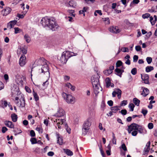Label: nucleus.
I'll use <instances>...</instances> for the list:
<instances>
[{
	"instance_id": "1",
	"label": "nucleus",
	"mask_w": 157,
	"mask_h": 157,
	"mask_svg": "<svg viewBox=\"0 0 157 157\" xmlns=\"http://www.w3.org/2000/svg\"><path fill=\"white\" fill-rule=\"evenodd\" d=\"M40 22L44 27H48L53 31H56L59 27L55 19L53 18H49L45 17L42 18Z\"/></svg>"
},
{
	"instance_id": "2",
	"label": "nucleus",
	"mask_w": 157,
	"mask_h": 157,
	"mask_svg": "<svg viewBox=\"0 0 157 157\" xmlns=\"http://www.w3.org/2000/svg\"><path fill=\"white\" fill-rule=\"evenodd\" d=\"M99 76L97 74L93 76L91 78L94 92L96 95H97L99 91L102 90L99 83Z\"/></svg>"
},
{
	"instance_id": "3",
	"label": "nucleus",
	"mask_w": 157,
	"mask_h": 157,
	"mask_svg": "<svg viewBox=\"0 0 157 157\" xmlns=\"http://www.w3.org/2000/svg\"><path fill=\"white\" fill-rule=\"evenodd\" d=\"M74 53L70 52L69 51L64 52L62 53L60 58L59 60L60 61L61 63L63 64L66 63L69 58L71 56L76 55Z\"/></svg>"
},
{
	"instance_id": "4",
	"label": "nucleus",
	"mask_w": 157,
	"mask_h": 157,
	"mask_svg": "<svg viewBox=\"0 0 157 157\" xmlns=\"http://www.w3.org/2000/svg\"><path fill=\"white\" fill-rule=\"evenodd\" d=\"M65 121L66 120L64 119H56L54 121V122H56V123L58 128L59 129L61 128V125L63 124L67 132L70 134L71 133V129L68 127L67 124L65 122Z\"/></svg>"
},
{
	"instance_id": "5",
	"label": "nucleus",
	"mask_w": 157,
	"mask_h": 157,
	"mask_svg": "<svg viewBox=\"0 0 157 157\" xmlns=\"http://www.w3.org/2000/svg\"><path fill=\"white\" fill-rule=\"evenodd\" d=\"M91 124V118H89L85 121L83 124V128L82 129V134L85 135L88 132L89 127Z\"/></svg>"
},
{
	"instance_id": "6",
	"label": "nucleus",
	"mask_w": 157,
	"mask_h": 157,
	"mask_svg": "<svg viewBox=\"0 0 157 157\" xmlns=\"http://www.w3.org/2000/svg\"><path fill=\"white\" fill-rule=\"evenodd\" d=\"M62 95L63 98L67 103H72L74 102V98L71 95L67 94L64 92H63Z\"/></svg>"
},
{
	"instance_id": "7",
	"label": "nucleus",
	"mask_w": 157,
	"mask_h": 157,
	"mask_svg": "<svg viewBox=\"0 0 157 157\" xmlns=\"http://www.w3.org/2000/svg\"><path fill=\"white\" fill-rule=\"evenodd\" d=\"M48 61L46 60H44V64L41 67V71L42 73H49L48 67L47 64V62Z\"/></svg>"
},
{
	"instance_id": "8",
	"label": "nucleus",
	"mask_w": 157,
	"mask_h": 157,
	"mask_svg": "<svg viewBox=\"0 0 157 157\" xmlns=\"http://www.w3.org/2000/svg\"><path fill=\"white\" fill-rule=\"evenodd\" d=\"M11 11L12 9L10 7H6L2 10L1 13L3 16H6L10 14Z\"/></svg>"
},
{
	"instance_id": "9",
	"label": "nucleus",
	"mask_w": 157,
	"mask_h": 157,
	"mask_svg": "<svg viewBox=\"0 0 157 157\" xmlns=\"http://www.w3.org/2000/svg\"><path fill=\"white\" fill-rule=\"evenodd\" d=\"M141 78L143 81H144V83L146 84H149L150 82L149 81V75L147 74H141Z\"/></svg>"
},
{
	"instance_id": "10",
	"label": "nucleus",
	"mask_w": 157,
	"mask_h": 157,
	"mask_svg": "<svg viewBox=\"0 0 157 157\" xmlns=\"http://www.w3.org/2000/svg\"><path fill=\"white\" fill-rule=\"evenodd\" d=\"M26 57L24 55H22L20 57L19 61V64L21 66H23L26 63Z\"/></svg>"
},
{
	"instance_id": "11",
	"label": "nucleus",
	"mask_w": 157,
	"mask_h": 157,
	"mask_svg": "<svg viewBox=\"0 0 157 157\" xmlns=\"http://www.w3.org/2000/svg\"><path fill=\"white\" fill-rule=\"evenodd\" d=\"M109 31L111 32L115 33H118L120 32V30L117 27H111L109 29Z\"/></svg>"
},
{
	"instance_id": "12",
	"label": "nucleus",
	"mask_w": 157,
	"mask_h": 157,
	"mask_svg": "<svg viewBox=\"0 0 157 157\" xmlns=\"http://www.w3.org/2000/svg\"><path fill=\"white\" fill-rule=\"evenodd\" d=\"M56 135L57 139V143L60 145H62L63 142V140L62 137L59 133H56Z\"/></svg>"
},
{
	"instance_id": "13",
	"label": "nucleus",
	"mask_w": 157,
	"mask_h": 157,
	"mask_svg": "<svg viewBox=\"0 0 157 157\" xmlns=\"http://www.w3.org/2000/svg\"><path fill=\"white\" fill-rule=\"evenodd\" d=\"M141 88L143 90L141 94L144 97L146 96L149 93V90L147 88L144 87H142Z\"/></svg>"
},
{
	"instance_id": "14",
	"label": "nucleus",
	"mask_w": 157,
	"mask_h": 157,
	"mask_svg": "<svg viewBox=\"0 0 157 157\" xmlns=\"http://www.w3.org/2000/svg\"><path fill=\"white\" fill-rule=\"evenodd\" d=\"M4 124L6 126L10 128H14V125L11 121H6L4 122Z\"/></svg>"
},
{
	"instance_id": "15",
	"label": "nucleus",
	"mask_w": 157,
	"mask_h": 157,
	"mask_svg": "<svg viewBox=\"0 0 157 157\" xmlns=\"http://www.w3.org/2000/svg\"><path fill=\"white\" fill-rule=\"evenodd\" d=\"M139 127V125L135 123H133L129 126V128H131L133 130H137Z\"/></svg>"
},
{
	"instance_id": "16",
	"label": "nucleus",
	"mask_w": 157,
	"mask_h": 157,
	"mask_svg": "<svg viewBox=\"0 0 157 157\" xmlns=\"http://www.w3.org/2000/svg\"><path fill=\"white\" fill-rule=\"evenodd\" d=\"M17 52H19V54H21V53H23L22 55H24L26 54L27 53V51L25 48L23 47H21L20 46L18 48Z\"/></svg>"
},
{
	"instance_id": "17",
	"label": "nucleus",
	"mask_w": 157,
	"mask_h": 157,
	"mask_svg": "<svg viewBox=\"0 0 157 157\" xmlns=\"http://www.w3.org/2000/svg\"><path fill=\"white\" fill-rule=\"evenodd\" d=\"M115 71L116 72V74L121 77L122 73L124 72V70H121L118 68H116Z\"/></svg>"
},
{
	"instance_id": "18",
	"label": "nucleus",
	"mask_w": 157,
	"mask_h": 157,
	"mask_svg": "<svg viewBox=\"0 0 157 157\" xmlns=\"http://www.w3.org/2000/svg\"><path fill=\"white\" fill-rule=\"evenodd\" d=\"M56 114L57 116L58 117L63 116L64 115V110L62 109H60L58 111Z\"/></svg>"
},
{
	"instance_id": "19",
	"label": "nucleus",
	"mask_w": 157,
	"mask_h": 157,
	"mask_svg": "<svg viewBox=\"0 0 157 157\" xmlns=\"http://www.w3.org/2000/svg\"><path fill=\"white\" fill-rule=\"evenodd\" d=\"M17 23V21L14 20L13 21H11L8 24L9 26L10 27V29L14 27V25H16Z\"/></svg>"
},
{
	"instance_id": "20",
	"label": "nucleus",
	"mask_w": 157,
	"mask_h": 157,
	"mask_svg": "<svg viewBox=\"0 0 157 157\" xmlns=\"http://www.w3.org/2000/svg\"><path fill=\"white\" fill-rule=\"evenodd\" d=\"M11 118L13 122L17 121V115L15 113H13L11 115Z\"/></svg>"
},
{
	"instance_id": "21",
	"label": "nucleus",
	"mask_w": 157,
	"mask_h": 157,
	"mask_svg": "<svg viewBox=\"0 0 157 157\" xmlns=\"http://www.w3.org/2000/svg\"><path fill=\"white\" fill-rule=\"evenodd\" d=\"M63 150L64 152H65L68 155H73V152L70 150L67 149H63Z\"/></svg>"
},
{
	"instance_id": "22",
	"label": "nucleus",
	"mask_w": 157,
	"mask_h": 157,
	"mask_svg": "<svg viewBox=\"0 0 157 157\" xmlns=\"http://www.w3.org/2000/svg\"><path fill=\"white\" fill-rule=\"evenodd\" d=\"M119 107H120L117 106L112 107H111V109L113 112L116 113L118 110H120V109L119 108Z\"/></svg>"
},
{
	"instance_id": "23",
	"label": "nucleus",
	"mask_w": 157,
	"mask_h": 157,
	"mask_svg": "<svg viewBox=\"0 0 157 157\" xmlns=\"http://www.w3.org/2000/svg\"><path fill=\"white\" fill-rule=\"evenodd\" d=\"M140 102V101L136 98H134L133 99L134 103L137 106H139Z\"/></svg>"
},
{
	"instance_id": "24",
	"label": "nucleus",
	"mask_w": 157,
	"mask_h": 157,
	"mask_svg": "<svg viewBox=\"0 0 157 157\" xmlns=\"http://www.w3.org/2000/svg\"><path fill=\"white\" fill-rule=\"evenodd\" d=\"M24 38L27 43H29L30 42L31 39L30 37L28 34H25L24 36Z\"/></svg>"
},
{
	"instance_id": "25",
	"label": "nucleus",
	"mask_w": 157,
	"mask_h": 157,
	"mask_svg": "<svg viewBox=\"0 0 157 157\" xmlns=\"http://www.w3.org/2000/svg\"><path fill=\"white\" fill-rule=\"evenodd\" d=\"M22 101H20V103H19L18 104V106L19 107H23L25 106V99L24 98H22Z\"/></svg>"
},
{
	"instance_id": "26",
	"label": "nucleus",
	"mask_w": 157,
	"mask_h": 157,
	"mask_svg": "<svg viewBox=\"0 0 157 157\" xmlns=\"http://www.w3.org/2000/svg\"><path fill=\"white\" fill-rule=\"evenodd\" d=\"M148 12L152 13V12H157V6H156V10L155 9V6H152L151 7V9H149L148 10Z\"/></svg>"
},
{
	"instance_id": "27",
	"label": "nucleus",
	"mask_w": 157,
	"mask_h": 157,
	"mask_svg": "<svg viewBox=\"0 0 157 157\" xmlns=\"http://www.w3.org/2000/svg\"><path fill=\"white\" fill-rule=\"evenodd\" d=\"M154 70V67L152 66H147L146 67V71L149 72Z\"/></svg>"
},
{
	"instance_id": "28",
	"label": "nucleus",
	"mask_w": 157,
	"mask_h": 157,
	"mask_svg": "<svg viewBox=\"0 0 157 157\" xmlns=\"http://www.w3.org/2000/svg\"><path fill=\"white\" fill-rule=\"evenodd\" d=\"M105 82L106 86L107 87H108L110 86L111 82L110 79L109 78H107L105 79Z\"/></svg>"
},
{
	"instance_id": "29",
	"label": "nucleus",
	"mask_w": 157,
	"mask_h": 157,
	"mask_svg": "<svg viewBox=\"0 0 157 157\" xmlns=\"http://www.w3.org/2000/svg\"><path fill=\"white\" fill-rule=\"evenodd\" d=\"M103 72L105 74L108 75L110 74L112 72V71L109 69L104 71Z\"/></svg>"
},
{
	"instance_id": "30",
	"label": "nucleus",
	"mask_w": 157,
	"mask_h": 157,
	"mask_svg": "<svg viewBox=\"0 0 157 157\" xmlns=\"http://www.w3.org/2000/svg\"><path fill=\"white\" fill-rule=\"evenodd\" d=\"M13 131L15 133V136L22 132L21 130L20 129H19L18 128H17V130H14Z\"/></svg>"
},
{
	"instance_id": "31",
	"label": "nucleus",
	"mask_w": 157,
	"mask_h": 157,
	"mask_svg": "<svg viewBox=\"0 0 157 157\" xmlns=\"http://www.w3.org/2000/svg\"><path fill=\"white\" fill-rule=\"evenodd\" d=\"M33 94L35 101H37L39 99V97L37 93H36L34 90L33 91Z\"/></svg>"
},
{
	"instance_id": "32",
	"label": "nucleus",
	"mask_w": 157,
	"mask_h": 157,
	"mask_svg": "<svg viewBox=\"0 0 157 157\" xmlns=\"http://www.w3.org/2000/svg\"><path fill=\"white\" fill-rule=\"evenodd\" d=\"M67 6H69L71 7H74L75 6V4L74 3V2L73 1H70L68 4H67Z\"/></svg>"
},
{
	"instance_id": "33",
	"label": "nucleus",
	"mask_w": 157,
	"mask_h": 157,
	"mask_svg": "<svg viewBox=\"0 0 157 157\" xmlns=\"http://www.w3.org/2000/svg\"><path fill=\"white\" fill-rule=\"evenodd\" d=\"M122 62L120 60H118L116 63V66L117 68L120 67L122 66Z\"/></svg>"
},
{
	"instance_id": "34",
	"label": "nucleus",
	"mask_w": 157,
	"mask_h": 157,
	"mask_svg": "<svg viewBox=\"0 0 157 157\" xmlns=\"http://www.w3.org/2000/svg\"><path fill=\"white\" fill-rule=\"evenodd\" d=\"M32 144H34L37 143L36 139V138H31L30 140Z\"/></svg>"
},
{
	"instance_id": "35",
	"label": "nucleus",
	"mask_w": 157,
	"mask_h": 157,
	"mask_svg": "<svg viewBox=\"0 0 157 157\" xmlns=\"http://www.w3.org/2000/svg\"><path fill=\"white\" fill-rule=\"evenodd\" d=\"M120 148H121L124 151H127V148L126 145L124 144H122L121 147H120Z\"/></svg>"
},
{
	"instance_id": "36",
	"label": "nucleus",
	"mask_w": 157,
	"mask_h": 157,
	"mask_svg": "<svg viewBox=\"0 0 157 157\" xmlns=\"http://www.w3.org/2000/svg\"><path fill=\"white\" fill-rule=\"evenodd\" d=\"M150 16V14L148 13H146L143 14L142 16V17L144 19L147 18L149 17Z\"/></svg>"
},
{
	"instance_id": "37",
	"label": "nucleus",
	"mask_w": 157,
	"mask_h": 157,
	"mask_svg": "<svg viewBox=\"0 0 157 157\" xmlns=\"http://www.w3.org/2000/svg\"><path fill=\"white\" fill-rule=\"evenodd\" d=\"M131 73L133 75H135L137 73L136 68H133L131 71Z\"/></svg>"
},
{
	"instance_id": "38",
	"label": "nucleus",
	"mask_w": 157,
	"mask_h": 157,
	"mask_svg": "<svg viewBox=\"0 0 157 157\" xmlns=\"http://www.w3.org/2000/svg\"><path fill=\"white\" fill-rule=\"evenodd\" d=\"M134 107L135 106L133 103L130 104L129 105V107L131 109L130 111H133Z\"/></svg>"
},
{
	"instance_id": "39",
	"label": "nucleus",
	"mask_w": 157,
	"mask_h": 157,
	"mask_svg": "<svg viewBox=\"0 0 157 157\" xmlns=\"http://www.w3.org/2000/svg\"><path fill=\"white\" fill-rule=\"evenodd\" d=\"M146 60L148 64H150L152 61V58L150 57H147L146 58Z\"/></svg>"
},
{
	"instance_id": "40",
	"label": "nucleus",
	"mask_w": 157,
	"mask_h": 157,
	"mask_svg": "<svg viewBox=\"0 0 157 157\" xmlns=\"http://www.w3.org/2000/svg\"><path fill=\"white\" fill-rule=\"evenodd\" d=\"M139 2V0H133L131 3L130 5H132L133 4H137Z\"/></svg>"
},
{
	"instance_id": "41",
	"label": "nucleus",
	"mask_w": 157,
	"mask_h": 157,
	"mask_svg": "<svg viewBox=\"0 0 157 157\" xmlns=\"http://www.w3.org/2000/svg\"><path fill=\"white\" fill-rule=\"evenodd\" d=\"M137 131H138L140 133H142L143 132V129L142 126L139 125V127L138 128Z\"/></svg>"
},
{
	"instance_id": "42",
	"label": "nucleus",
	"mask_w": 157,
	"mask_h": 157,
	"mask_svg": "<svg viewBox=\"0 0 157 157\" xmlns=\"http://www.w3.org/2000/svg\"><path fill=\"white\" fill-rule=\"evenodd\" d=\"M138 59V56L137 55H134L133 57V61L134 62H136Z\"/></svg>"
},
{
	"instance_id": "43",
	"label": "nucleus",
	"mask_w": 157,
	"mask_h": 157,
	"mask_svg": "<svg viewBox=\"0 0 157 157\" xmlns=\"http://www.w3.org/2000/svg\"><path fill=\"white\" fill-rule=\"evenodd\" d=\"M119 113H121L122 115H125L127 114V111L125 109H122L121 111H119Z\"/></svg>"
},
{
	"instance_id": "44",
	"label": "nucleus",
	"mask_w": 157,
	"mask_h": 157,
	"mask_svg": "<svg viewBox=\"0 0 157 157\" xmlns=\"http://www.w3.org/2000/svg\"><path fill=\"white\" fill-rule=\"evenodd\" d=\"M127 101L126 100H123L122 101L120 105L121 106H122L123 105H127Z\"/></svg>"
},
{
	"instance_id": "45",
	"label": "nucleus",
	"mask_w": 157,
	"mask_h": 157,
	"mask_svg": "<svg viewBox=\"0 0 157 157\" xmlns=\"http://www.w3.org/2000/svg\"><path fill=\"white\" fill-rule=\"evenodd\" d=\"M14 33L15 34H17V33H20V31L21 30L19 29V28L18 27H15L14 28Z\"/></svg>"
},
{
	"instance_id": "46",
	"label": "nucleus",
	"mask_w": 157,
	"mask_h": 157,
	"mask_svg": "<svg viewBox=\"0 0 157 157\" xmlns=\"http://www.w3.org/2000/svg\"><path fill=\"white\" fill-rule=\"evenodd\" d=\"M141 113H143L144 116H145L147 113V110L142 109Z\"/></svg>"
},
{
	"instance_id": "47",
	"label": "nucleus",
	"mask_w": 157,
	"mask_h": 157,
	"mask_svg": "<svg viewBox=\"0 0 157 157\" xmlns=\"http://www.w3.org/2000/svg\"><path fill=\"white\" fill-rule=\"evenodd\" d=\"M30 135L32 137H34L35 136V133L33 130H31L30 131Z\"/></svg>"
},
{
	"instance_id": "48",
	"label": "nucleus",
	"mask_w": 157,
	"mask_h": 157,
	"mask_svg": "<svg viewBox=\"0 0 157 157\" xmlns=\"http://www.w3.org/2000/svg\"><path fill=\"white\" fill-rule=\"evenodd\" d=\"M148 127L150 129H152L153 127V123H150L148 125Z\"/></svg>"
},
{
	"instance_id": "49",
	"label": "nucleus",
	"mask_w": 157,
	"mask_h": 157,
	"mask_svg": "<svg viewBox=\"0 0 157 157\" xmlns=\"http://www.w3.org/2000/svg\"><path fill=\"white\" fill-rule=\"evenodd\" d=\"M138 133L137 131V130H134L132 131L131 133L132 135L133 136H136Z\"/></svg>"
},
{
	"instance_id": "50",
	"label": "nucleus",
	"mask_w": 157,
	"mask_h": 157,
	"mask_svg": "<svg viewBox=\"0 0 157 157\" xmlns=\"http://www.w3.org/2000/svg\"><path fill=\"white\" fill-rule=\"evenodd\" d=\"M66 86L69 88H70L71 89L73 86L69 82L67 83L66 84Z\"/></svg>"
},
{
	"instance_id": "51",
	"label": "nucleus",
	"mask_w": 157,
	"mask_h": 157,
	"mask_svg": "<svg viewBox=\"0 0 157 157\" xmlns=\"http://www.w3.org/2000/svg\"><path fill=\"white\" fill-rule=\"evenodd\" d=\"M149 17H150V21L151 24L152 25H154V24H155V22H154V21H152L153 19V17H152V16Z\"/></svg>"
},
{
	"instance_id": "52",
	"label": "nucleus",
	"mask_w": 157,
	"mask_h": 157,
	"mask_svg": "<svg viewBox=\"0 0 157 157\" xmlns=\"http://www.w3.org/2000/svg\"><path fill=\"white\" fill-rule=\"evenodd\" d=\"M135 49L137 51L139 52L141 50V47L140 46H136L135 47Z\"/></svg>"
},
{
	"instance_id": "53",
	"label": "nucleus",
	"mask_w": 157,
	"mask_h": 157,
	"mask_svg": "<svg viewBox=\"0 0 157 157\" xmlns=\"http://www.w3.org/2000/svg\"><path fill=\"white\" fill-rule=\"evenodd\" d=\"M107 103L110 106H112L113 105V102L112 100L109 101L107 102Z\"/></svg>"
},
{
	"instance_id": "54",
	"label": "nucleus",
	"mask_w": 157,
	"mask_h": 157,
	"mask_svg": "<svg viewBox=\"0 0 157 157\" xmlns=\"http://www.w3.org/2000/svg\"><path fill=\"white\" fill-rule=\"evenodd\" d=\"M36 129L38 132H40L41 133H42L43 132V130L42 128H41L37 127L36 128Z\"/></svg>"
},
{
	"instance_id": "55",
	"label": "nucleus",
	"mask_w": 157,
	"mask_h": 157,
	"mask_svg": "<svg viewBox=\"0 0 157 157\" xmlns=\"http://www.w3.org/2000/svg\"><path fill=\"white\" fill-rule=\"evenodd\" d=\"M8 129L7 128L5 127H3L2 128V132L3 133H5L7 130Z\"/></svg>"
},
{
	"instance_id": "56",
	"label": "nucleus",
	"mask_w": 157,
	"mask_h": 157,
	"mask_svg": "<svg viewBox=\"0 0 157 157\" xmlns=\"http://www.w3.org/2000/svg\"><path fill=\"white\" fill-rule=\"evenodd\" d=\"M104 21L105 24H109L110 23L109 20V18H105Z\"/></svg>"
},
{
	"instance_id": "57",
	"label": "nucleus",
	"mask_w": 157,
	"mask_h": 157,
	"mask_svg": "<svg viewBox=\"0 0 157 157\" xmlns=\"http://www.w3.org/2000/svg\"><path fill=\"white\" fill-rule=\"evenodd\" d=\"M25 14H21L19 13H18L17 15V16L19 17V18H24Z\"/></svg>"
},
{
	"instance_id": "58",
	"label": "nucleus",
	"mask_w": 157,
	"mask_h": 157,
	"mask_svg": "<svg viewBox=\"0 0 157 157\" xmlns=\"http://www.w3.org/2000/svg\"><path fill=\"white\" fill-rule=\"evenodd\" d=\"M115 92H116L117 94H121V91L119 89H117Z\"/></svg>"
},
{
	"instance_id": "59",
	"label": "nucleus",
	"mask_w": 157,
	"mask_h": 157,
	"mask_svg": "<svg viewBox=\"0 0 157 157\" xmlns=\"http://www.w3.org/2000/svg\"><path fill=\"white\" fill-rule=\"evenodd\" d=\"M68 12L71 14V16L75 17V14H73L74 12V11L73 10H68Z\"/></svg>"
},
{
	"instance_id": "60",
	"label": "nucleus",
	"mask_w": 157,
	"mask_h": 157,
	"mask_svg": "<svg viewBox=\"0 0 157 157\" xmlns=\"http://www.w3.org/2000/svg\"><path fill=\"white\" fill-rule=\"evenodd\" d=\"M54 155V153L52 151H49L48 153V155L49 156H52Z\"/></svg>"
},
{
	"instance_id": "61",
	"label": "nucleus",
	"mask_w": 157,
	"mask_h": 157,
	"mask_svg": "<svg viewBox=\"0 0 157 157\" xmlns=\"http://www.w3.org/2000/svg\"><path fill=\"white\" fill-rule=\"evenodd\" d=\"M48 84V81H46L45 82L43 83L42 85L43 86L46 87Z\"/></svg>"
},
{
	"instance_id": "62",
	"label": "nucleus",
	"mask_w": 157,
	"mask_h": 157,
	"mask_svg": "<svg viewBox=\"0 0 157 157\" xmlns=\"http://www.w3.org/2000/svg\"><path fill=\"white\" fill-rule=\"evenodd\" d=\"M129 50L127 48H124L123 49L122 51L124 52H128Z\"/></svg>"
},
{
	"instance_id": "63",
	"label": "nucleus",
	"mask_w": 157,
	"mask_h": 157,
	"mask_svg": "<svg viewBox=\"0 0 157 157\" xmlns=\"http://www.w3.org/2000/svg\"><path fill=\"white\" fill-rule=\"evenodd\" d=\"M4 84L2 82H0V90L3 89L4 88Z\"/></svg>"
},
{
	"instance_id": "64",
	"label": "nucleus",
	"mask_w": 157,
	"mask_h": 157,
	"mask_svg": "<svg viewBox=\"0 0 157 157\" xmlns=\"http://www.w3.org/2000/svg\"><path fill=\"white\" fill-rule=\"evenodd\" d=\"M23 124L25 126H26L28 124V122L26 120H24L23 122Z\"/></svg>"
}]
</instances>
